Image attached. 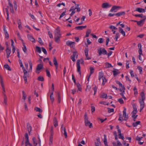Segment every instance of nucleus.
Returning a JSON list of instances; mask_svg holds the SVG:
<instances>
[{"mask_svg":"<svg viewBox=\"0 0 146 146\" xmlns=\"http://www.w3.org/2000/svg\"><path fill=\"white\" fill-rule=\"evenodd\" d=\"M119 32L121 33L123 36H125V32L123 31V29L120 27H119Z\"/></svg>","mask_w":146,"mask_h":146,"instance_id":"26","label":"nucleus"},{"mask_svg":"<svg viewBox=\"0 0 146 146\" xmlns=\"http://www.w3.org/2000/svg\"><path fill=\"white\" fill-rule=\"evenodd\" d=\"M5 10L7 13V18L6 19L7 21H9V14L8 8H5Z\"/></svg>","mask_w":146,"mask_h":146,"instance_id":"34","label":"nucleus"},{"mask_svg":"<svg viewBox=\"0 0 146 146\" xmlns=\"http://www.w3.org/2000/svg\"><path fill=\"white\" fill-rule=\"evenodd\" d=\"M3 95H4V103L6 105H7V98L5 94L4 93H3Z\"/></svg>","mask_w":146,"mask_h":146,"instance_id":"25","label":"nucleus"},{"mask_svg":"<svg viewBox=\"0 0 146 146\" xmlns=\"http://www.w3.org/2000/svg\"><path fill=\"white\" fill-rule=\"evenodd\" d=\"M98 53L99 56H101L102 54L105 55L107 54V51L104 48H102L100 47L97 49Z\"/></svg>","mask_w":146,"mask_h":146,"instance_id":"3","label":"nucleus"},{"mask_svg":"<svg viewBox=\"0 0 146 146\" xmlns=\"http://www.w3.org/2000/svg\"><path fill=\"white\" fill-rule=\"evenodd\" d=\"M97 88L96 87V86L93 88V89L94 90V95H95V94H96L97 90Z\"/></svg>","mask_w":146,"mask_h":146,"instance_id":"46","label":"nucleus"},{"mask_svg":"<svg viewBox=\"0 0 146 146\" xmlns=\"http://www.w3.org/2000/svg\"><path fill=\"white\" fill-rule=\"evenodd\" d=\"M13 4L15 9V11H16L17 9V2L15 1H14L13 2Z\"/></svg>","mask_w":146,"mask_h":146,"instance_id":"55","label":"nucleus"},{"mask_svg":"<svg viewBox=\"0 0 146 146\" xmlns=\"http://www.w3.org/2000/svg\"><path fill=\"white\" fill-rule=\"evenodd\" d=\"M85 125L86 126H89L90 128H91L92 127V124L89 121H88L85 122Z\"/></svg>","mask_w":146,"mask_h":146,"instance_id":"23","label":"nucleus"},{"mask_svg":"<svg viewBox=\"0 0 146 146\" xmlns=\"http://www.w3.org/2000/svg\"><path fill=\"white\" fill-rule=\"evenodd\" d=\"M125 11H122L115 13V15L116 16L119 17L122 15H124L125 14Z\"/></svg>","mask_w":146,"mask_h":146,"instance_id":"21","label":"nucleus"},{"mask_svg":"<svg viewBox=\"0 0 146 146\" xmlns=\"http://www.w3.org/2000/svg\"><path fill=\"white\" fill-rule=\"evenodd\" d=\"M64 129H66L65 127L64 126V124H62L61 127V131L62 133H63V131H64Z\"/></svg>","mask_w":146,"mask_h":146,"instance_id":"58","label":"nucleus"},{"mask_svg":"<svg viewBox=\"0 0 146 146\" xmlns=\"http://www.w3.org/2000/svg\"><path fill=\"white\" fill-rule=\"evenodd\" d=\"M119 33H117L115 35V39L116 41H117L118 38L119 37Z\"/></svg>","mask_w":146,"mask_h":146,"instance_id":"50","label":"nucleus"},{"mask_svg":"<svg viewBox=\"0 0 146 146\" xmlns=\"http://www.w3.org/2000/svg\"><path fill=\"white\" fill-rule=\"evenodd\" d=\"M42 51L44 52V53L45 54H47V52L46 51V49L44 48V47H42Z\"/></svg>","mask_w":146,"mask_h":146,"instance_id":"62","label":"nucleus"},{"mask_svg":"<svg viewBox=\"0 0 146 146\" xmlns=\"http://www.w3.org/2000/svg\"><path fill=\"white\" fill-rule=\"evenodd\" d=\"M143 138V137H139L138 136H137L136 138V140L137 141H139Z\"/></svg>","mask_w":146,"mask_h":146,"instance_id":"59","label":"nucleus"},{"mask_svg":"<svg viewBox=\"0 0 146 146\" xmlns=\"http://www.w3.org/2000/svg\"><path fill=\"white\" fill-rule=\"evenodd\" d=\"M90 76H91V74H93L94 72V69L92 67H91L90 68Z\"/></svg>","mask_w":146,"mask_h":146,"instance_id":"48","label":"nucleus"},{"mask_svg":"<svg viewBox=\"0 0 146 146\" xmlns=\"http://www.w3.org/2000/svg\"><path fill=\"white\" fill-rule=\"evenodd\" d=\"M6 52L7 54H10L11 52V51L10 49L8 47H7L6 49Z\"/></svg>","mask_w":146,"mask_h":146,"instance_id":"44","label":"nucleus"},{"mask_svg":"<svg viewBox=\"0 0 146 146\" xmlns=\"http://www.w3.org/2000/svg\"><path fill=\"white\" fill-rule=\"evenodd\" d=\"M56 96L58 99V102L59 103H60L61 101V97L59 92L57 93Z\"/></svg>","mask_w":146,"mask_h":146,"instance_id":"29","label":"nucleus"},{"mask_svg":"<svg viewBox=\"0 0 146 146\" xmlns=\"http://www.w3.org/2000/svg\"><path fill=\"white\" fill-rule=\"evenodd\" d=\"M33 143L34 146H36L37 145V141L35 137H33L32 139Z\"/></svg>","mask_w":146,"mask_h":146,"instance_id":"32","label":"nucleus"},{"mask_svg":"<svg viewBox=\"0 0 146 146\" xmlns=\"http://www.w3.org/2000/svg\"><path fill=\"white\" fill-rule=\"evenodd\" d=\"M23 93V99H24V100H25L26 99L27 95H26V93L24 92V91H22Z\"/></svg>","mask_w":146,"mask_h":146,"instance_id":"42","label":"nucleus"},{"mask_svg":"<svg viewBox=\"0 0 146 146\" xmlns=\"http://www.w3.org/2000/svg\"><path fill=\"white\" fill-rule=\"evenodd\" d=\"M135 11L138 12L140 13H144L145 11V9H143L140 7H138L136 8Z\"/></svg>","mask_w":146,"mask_h":146,"instance_id":"14","label":"nucleus"},{"mask_svg":"<svg viewBox=\"0 0 146 146\" xmlns=\"http://www.w3.org/2000/svg\"><path fill=\"white\" fill-rule=\"evenodd\" d=\"M137 112V110H133L132 112V117H133L135 115L136 113Z\"/></svg>","mask_w":146,"mask_h":146,"instance_id":"54","label":"nucleus"},{"mask_svg":"<svg viewBox=\"0 0 146 146\" xmlns=\"http://www.w3.org/2000/svg\"><path fill=\"white\" fill-rule=\"evenodd\" d=\"M118 101L121 104L124 103V102L122 98L118 99Z\"/></svg>","mask_w":146,"mask_h":146,"instance_id":"60","label":"nucleus"},{"mask_svg":"<svg viewBox=\"0 0 146 146\" xmlns=\"http://www.w3.org/2000/svg\"><path fill=\"white\" fill-rule=\"evenodd\" d=\"M36 51L39 53H40L41 52L40 48L38 46H36Z\"/></svg>","mask_w":146,"mask_h":146,"instance_id":"41","label":"nucleus"},{"mask_svg":"<svg viewBox=\"0 0 146 146\" xmlns=\"http://www.w3.org/2000/svg\"><path fill=\"white\" fill-rule=\"evenodd\" d=\"M123 116L124 117V120L125 121L127 120L128 119V115L126 114V109L124 108V109L123 111Z\"/></svg>","mask_w":146,"mask_h":146,"instance_id":"8","label":"nucleus"},{"mask_svg":"<svg viewBox=\"0 0 146 146\" xmlns=\"http://www.w3.org/2000/svg\"><path fill=\"white\" fill-rule=\"evenodd\" d=\"M0 78L1 79V86L2 88V89H3V91L5 92V88H4V84H3V83L2 78L1 75H0Z\"/></svg>","mask_w":146,"mask_h":146,"instance_id":"28","label":"nucleus"},{"mask_svg":"<svg viewBox=\"0 0 146 146\" xmlns=\"http://www.w3.org/2000/svg\"><path fill=\"white\" fill-rule=\"evenodd\" d=\"M98 42L100 43H102L103 42V39L102 38H99L98 40Z\"/></svg>","mask_w":146,"mask_h":146,"instance_id":"64","label":"nucleus"},{"mask_svg":"<svg viewBox=\"0 0 146 146\" xmlns=\"http://www.w3.org/2000/svg\"><path fill=\"white\" fill-rule=\"evenodd\" d=\"M87 27L86 26H79L76 27L75 28V29L78 30H82L83 29H85Z\"/></svg>","mask_w":146,"mask_h":146,"instance_id":"20","label":"nucleus"},{"mask_svg":"<svg viewBox=\"0 0 146 146\" xmlns=\"http://www.w3.org/2000/svg\"><path fill=\"white\" fill-rule=\"evenodd\" d=\"M103 81L102 85H104L105 83L106 82L107 80L106 78L104 77L102 79Z\"/></svg>","mask_w":146,"mask_h":146,"instance_id":"56","label":"nucleus"},{"mask_svg":"<svg viewBox=\"0 0 146 146\" xmlns=\"http://www.w3.org/2000/svg\"><path fill=\"white\" fill-rule=\"evenodd\" d=\"M139 103L140 104V111L141 112L144 107L145 103L144 101L140 100H139Z\"/></svg>","mask_w":146,"mask_h":146,"instance_id":"9","label":"nucleus"},{"mask_svg":"<svg viewBox=\"0 0 146 146\" xmlns=\"http://www.w3.org/2000/svg\"><path fill=\"white\" fill-rule=\"evenodd\" d=\"M47 76L49 77H50L51 76V75L49 70L46 69V70Z\"/></svg>","mask_w":146,"mask_h":146,"instance_id":"49","label":"nucleus"},{"mask_svg":"<svg viewBox=\"0 0 146 146\" xmlns=\"http://www.w3.org/2000/svg\"><path fill=\"white\" fill-rule=\"evenodd\" d=\"M23 50L24 52L25 53L27 51V49L24 43L23 42Z\"/></svg>","mask_w":146,"mask_h":146,"instance_id":"38","label":"nucleus"},{"mask_svg":"<svg viewBox=\"0 0 146 146\" xmlns=\"http://www.w3.org/2000/svg\"><path fill=\"white\" fill-rule=\"evenodd\" d=\"M32 127L30 124L28 123L27 124V130L28 131L29 134L30 135L31 132L32 130Z\"/></svg>","mask_w":146,"mask_h":146,"instance_id":"13","label":"nucleus"},{"mask_svg":"<svg viewBox=\"0 0 146 146\" xmlns=\"http://www.w3.org/2000/svg\"><path fill=\"white\" fill-rule=\"evenodd\" d=\"M104 143L105 145L108 146V142H107V139L106 138V135L105 134H104Z\"/></svg>","mask_w":146,"mask_h":146,"instance_id":"27","label":"nucleus"},{"mask_svg":"<svg viewBox=\"0 0 146 146\" xmlns=\"http://www.w3.org/2000/svg\"><path fill=\"white\" fill-rule=\"evenodd\" d=\"M53 123L54 126L55 127L58 125V122L56 118L55 117H54V118Z\"/></svg>","mask_w":146,"mask_h":146,"instance_id":"19","label":"nucleus"},{"mask_svg":"<svg viewBox=\"0 0 146 146\" xmlns=\"http://www.w3.org/2000/svg\"><path fill=\"white\" fill-rule=\"evenodd\" d=\"M35 110L37 111H38L39 113H41L42 111V110L40 108L38 107H36L35 108Z\"/></svg>","mask_w":146,"mask_h":146,"instance_id":"36","label":"nucleus"},{"mask_svg":"<svg viewBox=\"0 0 146 146\" xmlns=\"http://www.w3.org/2000/svg\"><path fill=\"white\" fill-rule=\"evenodd\" d=\"M98 79L100 81L104 77V74L102 72H100L99 74Z\"/></svg>","mask_w":146,"mask_h":146,"instance_id":"22","label":"nucleus"},{"mask_svg":"<svg viewBox=\"0 0 146 146\" xmlns=\"http://www.w3.org/2000/svg\"><path fill=\"white\" fill-rule=\"evenodd\" d=\"M88 48H85L84 50L85 54L86 56V60H90L91 59V58L88 56Z\"/></svg>","mask_w":146,"mask_h":146,"instance_id":"10","label":"nucleus"},{"mask_svg":"<svg viewBox=\"0 0 146 146\" xmlns=\"http://www.w3.org/2000/svg\"><path fill=\"white\" fill-rule=\"evenodd\" d=\"M133 15L135 16V17H139L141 18H142L143 19L142 20H145L146 19V16L145 15H143L142 14H135Z\"/></svg>","mask_w":146,"mask_h":146,"instance_id":"11","label":"nucleus"},{"mask_svg":"<svg viewBox=\"0 0 146 146\" xmlns=\"http://www.w3.org/2000/svg\"><path fill=\"white\" fill-rule=\"evenodd\" d=\"M77 52L76 51L73 52V54L71 56L74 57H75L76 56V58H77L78 55L77 54Z\"/></svg>","mask_w":146,"mask_h":146,"instance_id":"51","label":"nucleus"},{"mask_svg":"<svg viewBox=\"0 0 146 146\" xmlns=\"http://www.w3.org/2000/svg\"><path fill=\"white\" fill-rule=\"evenodd\" d=\"M43 68V65L41 64H40L37 65V68L36 69V72L37 74H39L40 73L39 71L41 69Z\"/></svg>","mask_w":146,"mask_h":146,"instance_id":"7","label":"nucleus"},{"mask_svg":"<svg viewBox=\"0 0 146 146\" xmlns=\"http://www.w3.org/2000/svg\"><path fill=\"white\" fill-rule=\"evenodd\" d=\"M107 95L105 93H103L102 94L100 97V98H106V99L107 98Z\"/></svg>","mask_w":146,"mask_h":146,"instance_id":"40","label":"nucleus"},{"mask_svg":"<svg viewBox=\"0 0 146 146\" xmlns=\"http://www.w3.org/2000/svg\"><path fill=\"white\" fill-rule=\"evenodd\" d=\"M3 31L5 36V38L7 39H8L9 37V35L8 34L7 30H6L5 27L4 28Z\"/></svg>","mask_w":146,"mask_h":146,"instance_id":"24","label":"nucleus"},{"mask_svg":"<svg viewBox=\"0 0 146 146\" xmlns=\"http://www.w3.org/2000/svg\"><path fill=\"white\" fill-rule=\"evenodd\" d=\"M53 62L54 65L58 64L57 62V60L56 58V57H54Z\"/></svg>","mask_w":146,"mask_h":146,"instance_id":"43","label":"nucleus"},{"mask_svg":"<svg viewBox=\"0 0 146 146\" xmlns=\"http://www.w3.org/2000/svg\"><path fill=\"white\" fill-rule=\"evenodd\" d=\"M76 85L79 91H81L82 90V88L80 87V84L79 83H78L76 84Z\"/></svg>","mask_w":146,"mask_h":146,"instance_id":"45","label":"nucleus"},{"mask_svg":"<svg viewBox=\"0 0 146 146\" xmlns=\"http://www.w3.org/2000/svg\"><path fill=\"white\" fill-rule=\"evenodd\" d=\"M115 82L116 83L118 84L120 87L121 88L119 89V90L121 92V93H120V94L125 100H126V98L124 95V94L125 93V89L124 86L123 85L121 82L117 80H116Z\"/></svg>","mask_w":146,"mask_h":146,"instance_id":"2","label":"nucleus"},{"mask_svg":"<svg viewBox=\"0 0 146 146\" xmlns=\"http://www.w3.org/2000/svg\"><path fill=\"white\" fill-rule=\"evenodd\" d=\"M108 112L109 113H110L111 112H113L114 111V110L113 108H108Z\"/></svg>","mask_w":146,"mask_h":146,"instance_id":"53","label":"nucleus"},{"mask_svg":"<svg viewBox=\"0 0 146 146\" xmlns=\"http://www.w3.org/2000/svg\"><path fill=\"white\" fill-rule=\"evenodd\" d=\"M37 80L39 81L42 82L43 81H44V78L42 76H39Z\"/></svg>","mask_w":146,"mask_h":146,"instance_id":"47","label":"nucleus"},{"mask_svg":"<svg viewBox=\"0 0 146 146\" xmlns=\"http://www.w3.org/2000/svg\"><path fill=\"white\" fill-rule=\"evenodd\" d=\"M53 92H52L51 94L50 97V100H51V102L52 103H53V102L54 101V98L53 96Z\"/></svg>","mask_w":146,"mask_h":146,"instance_id":"33","label":"nucleus"},{"mask_svg":"<svg viewBox=\"0 0 146 146\" xmlns=\"http://www.w3.org/2000/svg\"><path fill=\"white\" fill-rule=\"evenodd\" d=\"M4 67L8 70L11 71V69L10 68L9 65L7 64H5L4 65Z\"/></svg>","mask_w":146,"mask_h":146,"instance_id":"39","label":"nucleus"},{"mask_svg":"<svg viewBox=\"0 0 146 146\" xmlns=\"http://www.w3.org/2000/svg\"><path fill=\"white\" fill-rule=\"evenodd\" d=\"M66 13V11H65L64 12H63L62 13V14L60 15L59 19H60L61 18L63 17L65 15H66L65 13Z\"/></svg>","mask_w":146,"mask_h":146,"instance_id":"57","label":"nucleus"},{"mask_svg":"<svg viewBox=\"0 0 146 146\" xmlns=\"http://www.w3.org/2000/svg\"><path fill=\"white\" fill-rule=\"evenodd\" d=\"M84 116L85 117V122L86 121H89L88 120V118L87 116V115L86 113L85 114Z\"/></svg>","mask_w":146,"mask_h":146,"instance_id":"63","label":"nucleus"},{"mask_svg":"<svg viewBox=\"0 0 146 146\" xmlns=\"http://www.w3.org/2000/svg\"><path fill=\"white\" fill-rule=\"evenodd\" d=\"M80 60H77V62L76 63V65L77 68V71L79 72L80 75L81 74V72L80 71Z\"/></svg>","mask_w":146,"mask_h":146,"instance_id":"6","label":"nucleus"},{"mask_svg":"<svg viewBox=\"0 0 146 146\" xmlns=\"http://www.w3.org/2000/svg\"><path fill=\"white\" fill-rule=\"evenodd\" d=\"M105 68H110L111 67H113L111 64L108 62H106L105 63Z\"/></svg>","mask_w":146,"mask_h":146,"instance_id":"35","label":"nucleus"},{"mask_svg":"<svg viewBox=\"0 0 146 146\" xmlns=\"http://www.w3.org/2000/svg\"><path fill=\"white\" fill-rule=\"evenodd\" d=\"M75 42H71L70 41H67L66 42V44L69 46H70L71 47L74 48L75 47Z\"/></svg>","mask_w":146,"mask_h":146,"instance_id":"5","label":"nucleus"},{"mask_svg":"<svg viewBox=\"0 0 146 146\" xmlns=\"http://www.w3.org/2000/svg\"><path fill=\"white\" fill-rule=\"evenodd\" d=\"M111 6V5H110L107 3H104L102 4V7L103 8L106 9L109 8Z\"/></svg>","mask_w":146,"mask_h":146,"instance_id":"12","label":"nucleus"},{"mask_svg":"<svg viewBox=\"0 0 146 146\" xmlns=\"http://www.w3.org/2000/svg\"><path fill=\"white\" fill-rule=\"evenodd\" d=\"M140 121H137L136 122H135L133 123V126L134 127H135L137 126L138 125H139L140 123Z\"/></svg>","mask_w":146,"mask_h":146,"instance_id":"37","label":"nucleus"},{"mask_svg":"<svg viewBox=\"0 0 146 146\" xmlns=\"http://www.w3.org/2000/svg\"><path fill=\"white\" fill-rule=\"evenodd\" d=\"M141 99H140L139 100L144 101V100L145 99V96L144 93L143 92H142L141 93Z\"/></svg>","mask_w":146,"mask_h":146,"instance_id":"31","label":"nucleus"},{"mask_svg":"<svg viewBox=\"0 0 146 146\" xmlns=\"http://www.w3.org/2000/svg\"><path fill=\"white\" fill-rule=\"evenodd\" d=\"M121 8V7L119 6H113L110 9V11L111 12H116L117 10Z\"/></svg>","mask_w":146,"mask_h":146,"instance_id":"4","label":"nucleus"},{"mask_svg":"<svg viewBox=\"0 0 146 146\" xmlns=\"http://www.w3.org/2000/svg\"><path fill=\"white\" fill-rule=\"evenodd\" d=\"M27 37L28 39L33 42H35V40L33 36L29 34L27 35Z\"/></svg>","mask_w":146,"mask_h":146,"instance_id":"16","label":"nucleus"},{"mask_svg":"<svg viewBox=\"0 0 146 146\" xmlns=\"http://www.w3.org/2000/svg\"><path fill=\"white\" fill-rule=\"evenodd\" d=\"M96 140L97 141V142H95V146H99V145L101 144L100 139L99 138H98L96 139Z\"/></svg>","mask_w":146,"mask_h":146,"instance_id":"30","label":"nucleus"},{"mask_svg":"<svg viewBox=\"0 0 146 146\" xmlns=\"http://www.w3.org/2000/svg\"><path fill=\"white\" fill-rule=\"evenodd\" d=\"M113 69L114 70L112 71V72L113 73V76H115L119 74L120 73V72L118 70L115 69V68H114Z\"/></svg>","mask_w":146,"mask_h":146,"instance_id":"17","label":"nucleus"},{"mask_svg":"<svg viewBox=\"0 0 146 146\" xmlns=\"http://www.w3.org/2000/svg\"><path fill=\"white\" fill-rule=\"evenodd\" d=\"M25 139H26V141L25 142H26V143H28L29 144V145L30 144H31L29 142V137L28 136V134L27 133H25Z\"/></svg>","mask_w":146,"mask_h":146,"instance_id":"18","label":"nucleus"},{"mask_svg":"<svg viewBox=\"0 0 146 146\" xmlns=\"http://www.w3.org/2000/svg\"><path fill=\"white\" fill-rule=\"evenodd\" d=\"M29 62L30 66V70L31 69V70H32L33 66L32 63L31 62V60L29 61Z\"/></svg>","mask_w":146,"mask_h":146,"instance_id":"61","label":"nucleus"},{"mask_svg":"<svg viewBox=\"0 0 146 146\" xmlns=\"http://www.w3.org/2000/svg\"><path fill=\"white\" fill-rule=\"evenodd\" d=\"M79 5L78 4L77 5V6L76 7V11L78 12H79L80 10V8L79 6Z\"/></svg>","mask_w":146,"mask_h":146,"instance_id":"52","label":"nucleus"},{"mask_svg":"<svg viewBox=\"0 0 146 146\" xmlns=\"http://www.w3.org/2000/svg\"><path fill=\"white\" fill-rule=\"evenodd\" d=\"M54 38L55 41L57 43H59L60 41V38L61 36L60 33V30L59 27H58L56 29L54 32Z\"/></svg>","mask_w":146,"mask_h":146,"instance_id":"1","label":"nucleus"},{"mask_svg":"<svg viewBox=\"0 0 146 146\" xmlns=\"http://www.w3.org/2000/svg\"><path fill=\"white\" fill-rule=\"evenodd\" d=\"M145 21L143 20H141L139 21H137V24L138 26L142 27L144 24Z\"/></svg>","mask_w":146,"mask_h":146,"instance_id":"15","label":"nucleus"}]
</instances>
